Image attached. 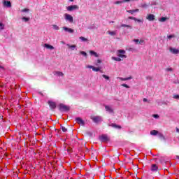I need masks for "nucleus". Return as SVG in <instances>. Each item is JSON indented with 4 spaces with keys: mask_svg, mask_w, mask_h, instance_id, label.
Listing matches in <instances>:
<instances>
[{
    "mask_svg": "<svg viewBox=\"0 0 179 179\" xmlns=\"http://www.w3.org/2000/svg\"><path fill=\"white\" fill-rule=\"evenodd\" d=\"M97 62H98V64H101V60L98 59V60H97Z\"/></svg>",
    "mask_w": 179,
    "mask_h": 179,
    "instance_id": "13d9d810",
    "label": "nucleus"
},
{
    "mask_svg": "<svg viewBox=\"0 0 179 179\" xmlns=\"http://www.w3.org/2000/svg\"><path fill=\"white\" fill-rule=\"evenodd\" d=\"M52 26H53V29H54L55 30H58V29H59V27H58L57 25L54 24V25H52Z\"/></svg>",
    "mask_w": 179,
    "mask_h": 179,
    "instance_id": "4c0bfd02",
    "label": "nucleus"
},
{
    "mask_svg": "<svg viewBox=\"0 0 179 179\" xmlns=\"http://www.w3.org/2000/svg\"><path fill=\"white\" fill-rule=\"evenodd\" d=\"M22 19L24 22H29V20H30V17H22Z\"/></svg>",
    "mask_w": 179,
    "mask_h": 179,
    "instance_id": "cd10ccee",
    "label": "nucleus"
},
{
    "mask_svg": "<svg viewBox=\"0 0 179 179\" xmlns=\"http://www.w3.org/2000/svg\"><path fill=\"white\" fill-rule=\"evenodd\" d=\"M143 101H144V103H146V101H148V99L146 98L143 99Z\"/></svg>",
    "mask_w": 179,
    "mask_h": 179,
    "instance_id": "864d4df0",
    "label": "nucleus"
},
{
    "mask_svg": "<svg viewBox=\"0 0 179 179\" xmlns=\"http://www.w3.org/2000/svg\"><path fill=\"white\" fill-rule=\"evenodd\" d=\"M169 51L170 52H171V54H175V55L179 54V50L174 48H171V47L169 48Z\"/></svg>",
    "mask_w": 179,
    "mask_h": 179,
    "instance_id": "9d476101",
    "label": "nucleus"
},
{
    "mask_svg": "<svg viewBox=\"0 0 179 179\" xmlns=\"http://www.w3.org/2000/svg\"><path fill=\"white\" fill-rule=\"evenodd\" d=\"M158 137L159 139H162V141H166V137H164L162 133H158Z\"/></svg>",
    "mask_w": 179,
    "mask_h": 179,
    "instance_id": "4be33fe9",
    "label": "nucleus"
},
{
    "mask_svg": "<svg viewBox=\"0 0 179 179\" xmlns=\"http://www.w3.org/2000/svg\"><path fill=\"white\" fill-rule=\"evenodd\" d=\"M155 15L153 14H148L146 19H148V20H149L150 22H153V20H155Z\"/></svg>",
    "mask_w": 179,
    "mask_h": 179,
    "instance_id": "f8f14e48",
    "label": "nucleus"
},
{
    "mask_svg": "<svg viewBox=\"0 0 179 179\" xmlns=\"http://www.w3.org/2000/svg\"><path fill=\"white\" fill-rule=\"evenodd\" d=\"M80 40H81V41H87V38L83 37V36H80Z\"/></svg>",
    "mask_w": 179,
    "mask_h": 179,
    "instance_id": "72a5a7b5",
    "label": "nucleus"
},
{
    "mask_svg": "<svg viewBox=\"0 0 179 179\" xmlns=\"http://www.w3.org/2000/svg\"><path fill=\"white\" fill-rule=\"evenodd\" d=\"M3 29H5V25L2 22H0V30H3Z\"/></svg>",
    "mask_w": 179,
    "mask_h": 179,
    "instance_id": "2f4dec72",
    "label": "nucleus"
},
{
    "mask_svg": "<svg viewBox=\"0 0 179 179\" xmlns=\"http://www.w3.org/2000/svg\"><path fill=\"white\" fill-rule=\"evenodd\" d=\"M102 76L106 79V80H110V77L106 74H103Z\"/></svg>",
    "mask_w": 179,
    "mask_h": 179,
    "instance_id": "c756f323",
    "label": "nucleus"
},
{
    "mask_svg": "<svg viewBox=\"0 0 179 179\" xmlns=\"http://www.w3.org/2000/svg\"><path fill=\"white\" fill-rule=\"evenodd\" d=\"M67 10L69 12H72L73 10H76V9H79V6L77 5H73V6H69L66 8Z\"/></svg>",
    "mask_w": 179,
    "mask_h": 179,
    "instance_id": "423d86ee",
    "label": "nucleus"
},
{
    "mask_svg": "<svg viewBox=\"0 0 179 179\" xmlns=\"http://www.w3.org/2000/svg\"><path fill=\"white\" fill-rule=\"evenodd\" d=\"M150 135L156 136V135H159V131L157 130H152L150 131Z\"/></svg>",
    "mask_w": 179,
    "mask_h": 179,
    "instance_id": "412c9836",
    "label": "nucleus"
},
{
    "mask_svg": "<svg viewBox=\"0 0 179 179\" xmlns=\"http://www.w3.org/2000/svg\"><path fill=\"white\" fill-rule=\"evenodd\" d=\"M143 43H145V41L143 40H141L138 42V44H143Z\"/></svg>",
    "mask_w": 179,
    "mask_h": 179,
    "instance_id": "8fccbe9b",
    "label": "nucleus"
},
{
    "mask_svg": "<svg viewBox=\"0 0 179 179\" xmlns=\"http://www.w3.org/2000/svg\"><path fill=\"white\" fill-rule=\"evenodd\" d=\"M108 33L110 34V36H115V34H117V31H108Z\"/></svg>",
    "mask_w": 179,
    "mask_h": 179,
    "instance_id": "a878e982",
    "label": "nucleus"
},
{
    "mask_svg": "<svg viewBox=\"0 0 179 179\" xmlns=\"http://www.w3.org/2000/svg\"><path fill=\"white\" fill-rule=\"evenodd\" d=\"M120 27H127V29H129V30H132L133 27L131 25H127L125 24H122Z\"/></svg>",
    "mask_w": 179,
    "mask_h": 179,
    "instance_id": "f3484780",
    "label": "nucleus"
},
{
    "mask_svg": "<svg viewBox=\"0 0 179 179\" xmlns=\"http://www.w3.org/2000/svg\"><path fill=\"white\" fill-rule=\"evenodd\" d=\"M173 99L176 100H179V95L178 94H173Z\"/></svg>",
    "mask_w": 179,
    "mask_h": 179,
    "instance_id": "c9c22d12",
    "label": "nucleus"
},
{
    "mask_svg": "<svg viewBox=\"0 0 179 179\" xmlns=\"http://www.w3.org/2000/svg\"><path fill=\"white\" fill-rule=\"evenodd\" d=\"M117 52H118V54L124 55V54H125L126 52L124 50H119L117 51Z\"/></svg>",
    "mask_w": 179,
    "mask_h": 179,
    "instance_id": "7c9ffc66",
    "label": "nucleus"
},
{
    "mask_svg": "<svg viewBox=\"0 0 179 179\" xmlns=\"http://www.w3.org/2000/svg\"><path fill=\"white\" fill-rule=\"evenodd\" d=\"M152 117H154V118H156V119H157V118H159V115L158 114H154V115H152Z\"/></svg>",
    "mask_w": 179,
    "mask_h": 179,
    "instance_id": "a19ab883",
    "label": "nucleus"
},
{
    "mask_svg": "<svg viewBox=\"0 0 179 179\" xmlns=\"http://www.w3.org/2000/svg\"><path fill=\"white\" fill-rule=\"evenodd\" d=\"M151 171L153 173H157L159 171V167H157L156 164H152L151 165Z\"/></svg>",
    "mask_w": 179,
    "mask_h": 179,
    "instance_id": "0eeeda50",
    "label": "nucleus"
},
{
    "mask_svg": "<svg viewBox=\"0 0 179 179\" xmlns=\"http://www.w3.org/2000/svg\"><path fill=\"white\" fill-rule=\"evenodd\" d=\"M93 122H95V124H97V122H100L101 121V117L100 116H95L92 117Z\"/></svg>",
    "mask_w": 179,
    "mask_h": 179,
    "instance_id": "1a4fd4ad",
    "label": "nucleus"
},
{
    "mask_svg": "<svg viewBox=\"0 0 179 179\" xmlns=\"http://www.w3.org/2000/svg\"><path fill=\"white\" fill-rule=\"evenodd\" d=\"M55 131H57V132H59V130H58V129H55Z\"/></svg>",
    "mask_w": 179,
    "mask_h": 179,
    "instance_id": "e2e57ef3",
    "label": "nucleus"
},
{
    "mask_svg": "<svg viewBox=\"0 0 179 179\" xmlns=\"http://www.w3.org/2000/svg\"><path fill=\"white\" fill-rule=\"evenodd\" d=\"M112 59H113V61H117V62L122 61V59H121L120 57H112Z\"/></svg>",
    "mask_w": 179,
    "mask_h": 179,
    "instance_id": "393cba45",
    "label": "nucleus"
},
{
    "mask_svg": "<svg viewBox=\"0 0 179 179\" xmlns=\"http://www.w3.org/2000/svg\"><path fill=\"white\" fill-rule=\"evenodd\" d=\"M110 23H114V21H111Z\"/></svg>",
    "mask_w": 179,
    "mask_h": 179,
    "instance_id": "69168bd1",
    "label": "nucleus"
},
{
    "mask_svg": "<svg viewBox=\"0 0 179 179\" xmlns=\"http://www.w3.org/2000/svg\"><path fill=\"white\" fill-rule=\"evenodd\" d=\"M122 86L123 87H126V89H129V86L128 85H127V84H122Z\"/></svg>",
    "mask_w": 179,
    "mask_h": 179,
    "instance_id": "58836bf2",
    "label": "nucleus"
},
{
    "mask_svg": "<svg viewBox=\"0 0 179 179\" xmlns=\"http://www.w3.org/2000/svg\"><path fill=\"white\" fill-rule=\"evenodd\" d=\"M134 43L139 44V39H134Z\"/></svg>",
    "mask_w": 179,
    "mask_h": 179,
    "instance_id": "de8ad7c7",
    "label": "nucleus"
},
{
    "mask_svg": "<svg viewBox=\"0 0 179 179\" xmlns=\"http://www.w3.org/2000/svg\"><path fill=\"white\" fill-rule=\"evenodd\" d=\"M124 32L125 33H129V31H128L127 29H124Z\"/></svg>",
    "mask_w": 179,
    "mask_h": 179,
    "instance_id": "bf43d9fd",
    "label": "nucleus"
},
{
    "mask_svg": "<svg viewBox=\"0 0 179 179\" xmlns=\"http://www.w3.org/2000/svg\"><path fill=\"white\" fill-rule=\"evenodd\" d=\"M150 155H153V154L152 153V152H150Z\"/></svg>",
    "mask_w": 179,
    "mask_h": 179,
    "instance_id": "338daca9",
    "label": "nucleus"
},
{
    "mask_svg": "<svg viewBox=\"0 0 179 179\" xmlns=\"http://www.w3.org/2000/svg\"><path fill=\"white\" fill-rule=\"evenodd\" d=\"M117 79H120V80H129L130 79H132L131 77L128 78H122V77H118Z\"/></svg>",
    "mask_w": 179,
    "mask_h": 179,
    "instance_id": "b1692460",
    "label": "nucleus"
},
{
    "mask_svg": "<svg viewBox=\"0 0 179 179\" xmlns=\"http://www.w3.org/2000/svg\"><path fill=\"white\" fill-rule=\"evenodd\" d=\"M176 159L179 160V155L176 156Z\"/></svg>",
    "mask_w": 179,
    "mask_h": 179,
    "instance_id": "680f3d73",
    "label": "nucleus"
},
{
    "mask_svg": "<svg viewBox=\"0 0 179 179\" xmlns=\"http://www.w3.org/2000/svg\"><path fill=\"white\" fill-rule=\"evenodd\" d=\"M48 103L51 110H55L57 108V103L52 101H48Z\"/></svg>",
    "mask_w": 179,
    "mask_h": 179,
    "instance_id": "20e7f679",
    "label": "nucleus"
},
{
    "mask_svg": "<svg viewBox=\"0 0 179 179\" xmlns=\"http://www.w3.org/2000/svg\"><path fill=\"white\" fill-rule=\"evenodd\" d=\"M136 12H139V9L136 8L135 10H127L128 13H131V15H134Z\"/></svg>",
    "mask_w": 179,
    "mask_h": 179,
    "instance_id": "a211bd4d",
    "label": "nucleus"
},
{
    "mask_svg": "<svg viewBox=\"0 0 179 179\" xmlns=\"http://www.w3.org/2000/svg\"><path fill=\"white\" fill-rule=\"evenodd\" d=\"M56 75L57 76H64V73L61 72V71H57L56 72Z\"/></svg>",
    "mask_w": 179,
    "mask_h": 179,
    "instance_id": "bb28decb",
    "label": "nucleus"
},
{
    "mask_svg": "<svg viewBox=\"0 0 179 179\" xmlns=\"http://www.w3.org/2000/svg\"><path fill=\"white\" fill-rule=\"evenodd\" d=\"M166 71L167 72H171V71H173V69H171V68H167V69H166Z\"/></svg>",
    "mask_w": 179,
    "mask_h": 179,
    "instance_id": "79ce46f5",
    "label": "nucleus"
},
{
    "mask_svg": "<svg viewBox=\"0 0 179 179\" xmlns=\"http://www.w3.org/2000/svg\"><path fill=\"white\" fill-rule=\"evenodd\" d=\"M38 94H40L42 97H44V94H43L41 92H38Z\"/></svg>",
    "mask_w": 179,
    "mask_h": 179,
    "instance_id": "3c124183",
    "label": "nucleus"
},
{
    "mask_svg": "<svg viewBox=\"0 0 179 179\" xmlns=\"http://www.w3.org/2000/svg\"><path fill=\"white\" fill-rule=\"evenodd\" d=\"M64 19L69 23H73V17L68 13L64 14Z\"/></svg>",
    "mask_w": 179,
    "mask_h": 179,
    "instance_id": "7ed1b4c3",
    "label": "nucleus"
},
{
    "mask_svg": "<svg viewBox=\"0 0 179 179\" xmlns=\"http://www.w3.org/2000/svg\"><path fill=\"white\" fill-rule=\"evenodd\" d=\"M175 36L174 35H169L167 36V38H169V40L171 38H174Z\"/></svg>",
    "mask_w": 179,
    "mask_h": 179,
    "instance_id": "ea45409f",
    "label": "nucleus"
},
{
    "mask_svg": "<svg viewBox=\"0 0 179 179\" xmlns=\"http://www.w3.org/2000/svg\"><path fill=\"white\" fill-rule=\"evenodd\" d=\"M58 107H59V111H61V113H67V111H69V110H70L69 106H68L64 103L59 104Z\"/></svg>",
    "mask_w": 179,
    "mask_h": 179,
    "instance_id": "f257e3e1",
    "label": "nucleus"
},
{
    "mask_svg": "<svg viewBox=\"0 0 179 179\" xmlns=\"http://www.w3.org/2000/svg\"><path fill=\"white\" fill-rule=\"evenodd\" d=\"M129 19H130L131 20H136V17H129Z\"/></svg>",
    "mask_w": 179,
    "mask_h": 179,
    "instance_id": "37998d69",
    "label": "nucleus"
},
{
    "mask_svg": "<svg viewBox=\"0 0 179 179\" xmlns=\"http://www.w3.org/2000/svg\"><path fill=\"white\" fill-rule=\"evenodd\" d=\"M135 22H138V23H142V20L140 19H137L136 20H134Z\"/></svg>",
    "mask_w": 179,
    "mask_h": 179,
    "instance_id": "a18cd8bd",
    "label": "nucleus"
},
{
    "mask_svg": "<svg viewBox=\"0 0 179 179\" xmlns=\"http://www.w3.org/2000/svg\"><path fill=\"white\" fill-rule=\"evenodd\" d=\"M69 48H70L72 51H73L75 50V48H76V45H69L67 44Z\"/></svg>",
    "mask_w": 179,
    "mask_h": 179,
    "instance_id": "5701e85b",
    "label": "nucleus"
},
{
    "mask_svg": "<svg viewBox=\"0 0 179 179\" xmlns=\"http://www.w3.org/2000/svg\"><path fill=\"white\" fill-rule=\"evenodd\" d=\"M90 55H93L96 58L99 57V55H97V52H94V50L90 51Z\"/></svg>",
    "mask_w": 179,
    "mask_h": 179,
    "instance_id": "aec40b11",
    "label": "nucleus"
},
{
    "mask_svg": "<svg viewBox=\"0 0 179 179\" xmlns=\"http://www.w3.org/2000/svg\"><path fill=\"white\" fill-rule=\"evenodd\" d=\"M173 83H174L175 85L178 84V80H174L173 81Z\"/></svg>",
    "mask_w": 179,
    "mask_h": 179,
    "instance_id": "49530a36",
    "label": "nucleus"
},
{
    "mask_svg": "<svg viewBox=\"0 0 179 179\" xmlns=\"http://www.w3.org/2000/svg\"><path fill=\"white\" fill-rule=\"evenodd\" d=\"M118 57H119L120 58H127V55H121V54H120V53H118Z\"/></svg>",
    "mask_w": 179,
    "mask_h": 179,
    "instance_id": "f704fd0d",
    "label": "nucleus"
},
{
    "mask_svg": "<svg viewBox=\"0 0 179 179\" xmlns=\"http://www.w3.org/2000/svg\"><path fill=\"white\" fill-rule=\"evenodd\" d=\"M70 1V2H73V0H69Z\"/></svg>",
    "mask_w": 179,
    "mask_h": 179,
    "instance_id": "0e129e2a",
    "label": "nucleus"
},
{
    "mask_svg": "<svg viewBox=\"0 0 179 179\" xmlns=\"http://www.w3.org/2000/svg\"><path fill=\"white\" fill-rule=\"evenodd\" d=\"M131 1H138V0H131Z\"/></svg>",
    "mask_w": 179,
    "mask_h": 179,
    "instance_id": "774afa93",
    "label": "nucleus"
},
{
    "mask_svg": "<svg viewBox=\"0 0 179 179\" xmlns=\"http://www.w3.org/2000/svg\"><path fill=\"white\" fill-rule=\"evenodd\" d=\"M163 104L167 105V103H166L165 101H162V106H163Z\"/></svg>",
    "mask_w": 179,
    "mask_h": 179,
    "instance_id": "4d7b16f0",
    "label": "nucleus"
},
{
    "mask_svg": "<svg viewBox=\"0 0 179 179\" xmlns=\"http://www.w3.org/2000/svg\"><path fill=\"white\" fill-rule=\"evenodd\" d=\"M124 3L123 1H117L115 2V3L116 5H120V3Z\"/></svg>",
    "mask_w": 179,
    "mask_h": 179,
    "instance_id": "e433bc0d",
    "label": "nucleus"
},
{
    "mask_svg": "<svg viewBox=\"0 0 179 179\" xmlns=\"http://www.w3.org/2000/svg\"><path fill=\"white\" fill-rule=\"evenodd\" d=\"M29 8H24L23 10H22V12H29Z\"/></svg>",
    "mask_w": 179,
    "mask_h": 179,
    "instance_id": "09e8293b",
    "label": "nucleus"
},
{
    "mask_svg": "<svg viewBox=\"0 0 179 179\" xmlns=\"http://www.w3.org/2000/svg\"><path fill=\"white\" fill-rule=\"evenodd\" d=\"M63 30H64L66 33H69L70 34H73V33H75V30L68 27H63Z\"/></svg>",
    "mask_w": 179,
    "mask_h": 179,
    "instance_id": "39448f33",
    "label": "nucleus"
},
{
    "mask_svg": "<svg viewBox=\"0 0 179 179\" xmlns=\"http://www.w3.org/2000/svg\"><path fill=\"white\" fill-rule=\"evenodd\" d=\"M3 5L5 8H12V3H10L9 1L4 0Z\"/></svg>",
    "mask_w": 179,
    "mask_h": 179,
    "instance_id": "6e6552de",
    "label": "nucleus"
},
{
    "mask_svg": "<svg viewBox=\"0 0 179 179\" xmlns=\"http://www.w3.org/2000/svg\"><path fill=\"white\" fill-rule=\"evenodd\" d=\"M123 2H131V0H123Z\"/></svg>",
    "mask_w": 179,
    "mask_h": 179,
    "instance_id": "6e6d98bb",
    "label": "nucleus"
},
{
    "mask_svg": "<svg viewBox=\"0 0 179 179\" xmlns=\"http://www.w3.org/2000/svg\"><path fill=\"white\" fill-rule=\"evenodd\" d=\"M176 132H177L178 134H179V129H178V127H176Z\"/></svg>",
    "mask_w": 179,
    "mask_h": 179,
    "instance_id": "5fc2aeb1",
    "label": "nucleus"
},
{
    "mask_svg": "<svg viewBox=\"0 0 179 179\" xmlns=\"http://www.w3.org/2000/svg\"><path fill=\"white\" fill-rule=\"evenodd\" d=\"M142 8H148V4H143V5L142 6Z\"/></svg>",
    "mask_w": 179,
    "mask_h": 179,
    "instance_id": "603ef678",
    "label": "nucleus"
},
{
    "mask_svg": "<svg viewBox=\"0 0 179 179\" xmlns=\"http://www.w3.org/2000/svg\"><path fill=\"white\" fill-rule=\"evenodd\" d=\"M99 141H101V142H110V138L107 134H102L99 136Z\"/></svg>",
    "mask_w": 179,
    "mask_h": 179,
    "instance_id": "f03ea898",
    "label": "nucleus"
},
{
    "mask_svg": "<svg viewBox=\"0 0 179 179\" xmlns=\"http://www.w3.org/2000/svg\"><path fill=\"white\" fill-rule=\"evenodd\" d=\"M168 17H162L161 18L159 19V22H161L162 23H164V22H166V20H168Z\"/></svg>",
    "mask_w": 179,
    "mask_h": 179,
    "instance_id": "6ab92c4d",
    "label": "nucleus"
},
{
    "mask_svg": "<svg viewBox=\"0 0 179 179\" xmlns=\"http://www.w3.org/2000/svg\"><path fill=\"white\" fill-rule=\"evenodd\" d=\"M156 103H158V106H162V101H159V100H157V101H156Z\"/></svg>",
    "mask_w": 179,
    "mask_h": 179,
    "instance_id": "c03bdc74",
    "label": "nucleus"
},
{
    "mask_svg": "<svg viewBox=\"0 0 179 179\" xmlns=\"http://www.w3.org/2000/svg\"><path fill=\"white\" fill-rule=\"evenodd\" d=\"M61 128H62V131L63 132H66V131H68V129L66 128V127H64V126H61Z\"/></svg>",
    "mask_w": 179,
    "mask_h": 179,
    "instance_id": "473e14b6",
    "label": "nucleus"
},
{
    "mask_svg": "<svg viewBox=\"0 0 179 179\" xmlns=\"http://www.w3.org/2000/svg\"><path fill=\"white\" fill-rule=\"evenodd\" d=\"M0 69H3V66L0 65Z\"/></svg>",
    "mask_w": 179,
    "mask_h": 179,
    "instance_id": "052dcab7",
    "label": "nucleus"
},
{
    "mask_svg": "<svg viewBox=\"0 0 179 179\" xmlns=\"http://www.w3.org/2000/svg\"><path fill=\"white\" fill-rule=\"evenodd\" d=\"M44 47H45V48H47L48 50H54V46H52L48 43H45Z\"/></svg>",
    "mask_w": 179,
    "mask_h": 179,
    "instance_id": "dca6fc26",
    "label": "nucleus"
},
{
    "mask_svg": "<svg viewBox=\"0 0 179 179\" xmlns=\"http://www.w3.org/2000/svg\"><path fill=\"white\" fill-rule=\"evenodd\" d=\"M105 108H106V110L108 111V113H110V114H112V113H114V110H113V108H111V107L108 106H106Z\"/></svg>",
    "mask_w": 179,
    "mask_h": 179,
    "instance_id": "2eb2a0df",
    "label": "nucleus"
},
{
    "mask_svg": "<svg viewBox=\"0 0 179 179\" xmlns=\"http://www.w3.org/2000/svg\"><path fill=\"white\" fill-rule=\"evenodd\" d=\"M80 54H81V55H83V57H87V53H86V52L85 51H80Z\"/></svg>",
    "mask_w": 179,
    "mask_h": 179,
    "instance_id": "c85d7f7f",
    "label": "nucleus"
},
{
    "mask_svg": "<svg viewBox=\"0 0 179 179\" xmlns=\"http://www.w3.org/2000/svg\"><path fill=\"white\" fill-rule=\"evenodd\" d=\"M76 121L77 124H80V125H85V121H83V118L76 117Z\"/></svg>",
    "mask_w": 179,
    "mask_h": 179,
    "instance_id": "9b49d317",
    "label": "nucleus"
},
{
    "mask_svg": "<svg viewBox=\"0 0 179 179\" xmlns=\"http://www.w3.org/2000/svg\"><path fill=\"white\" fill-rule=\"evenodd\" d=\"M109 127H112V128H115V129H121V128H122L120 125H118L115 123L109 124Z\"/></svg>",
    "mask_w": 179,
    "mask_h": 179,
    "instance_id": "ddd939ff",
    "label": "nucleus"
},
{
    "mask_svg": "<svg viewBox=\"0 0 179 179\" xmlns=\"http://www.w3.org/2000/svg\"><path fill=\"white\" fill-rule=\"evenodd\" d=\"M87 68H90V69H92V71H94V72L100 71V68L94 67V66H87Z\"/></svg>",
    "mask_w": 179,
    "mask_h": 179,
    "instance_id": "4468645a",
    "label": "nucleus"
}]
</instances>
